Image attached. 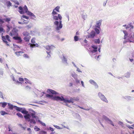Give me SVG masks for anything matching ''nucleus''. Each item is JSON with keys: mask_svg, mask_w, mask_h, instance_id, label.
<instances>
[{"mask_svg": "<svg viewBox=\"0 0 134 134\" xmlns=\"http://www.w3.org/2000/svg\"><path fill=\"white\" fill-rule=\"evenodd\" d=\"M19 12L20 14H23L25 13H27L28 15L32 17V18L33 19L36 18L35 15L33 13L28 11L27 7L26 5L24 6L23 8L20 6L19 7Z\"/></svg>", "mask_w": 134, "mask_h": 134, "instance_id": "f257e3e1", "label": "nucleus"}, {"mask_svg": "<svg viewBox=\"0 0 134 134\" xmlns=\"http://www.w3.org/2000/svg\"><path fill=\"white\" fill-rule=\"evenodd\" d=\"M57 14V13L55 11V10L53 9L52 12V14L53 16V19L55 20H58V19L60 20H61L62 17L60 14H58V16L55 15Z\"/></svg>", "mask_w": 134, "mask_h": 134, "instance_id": "f03ea898", "label": "nucleus"}, {"mask_svg": "<svg viewBox=\"0 0 134 134\" xmlns=\"http://www.w3.org/2000/svg\"><path fill=\"white\" fill-rule=\"evenodd\" d=\"M59 22L58 21H55L54 22V24L56 26H57L56 29L57 30H59L61 29L62 27V21L61 20L59 21V24H59Z\"/></svg>", "mask_w": 134, "mask_h": 134, "instance_id": "7ed1b4c3", "label": "nucleus"}, {"mask_svg": "<svg viewBox=\"0 0 134 134\" xmlns=\"http://www.w3.org/2000/svg\"><path fill=\"white\" fill-rule=\"evenodd\" d=\"M53 100H60L63 101L65 103H67V99L64 98L63 97H60L59 96H56L53 98Z\"/></svg>", "mask_w": 134, "mask_h": 134, "instance_id": "20e7f679", "label": "nucleus"}, {"mask_svg": "<svg viewBox=\"0 0 134 134\" xmlns=\"http://www.w3.org/2000/svg\"><path fill=\"white\" fill-rule=\"evenodd\" d=\"M2 38L3 42L5 43L8 46H9V44L8 43V42L7 41V40L9 42L11 41L10 40L9 38V36L8 35H6L5 36H3L2 37Z\"/></svg>", "mask_w": 134, "mask_h": 134, "instance_id": "39448f33", "label": "nucleus"}, {"mask_svg": "<svg viewBox=\"0 0 134 134\" xmlns=\"http://www.w3.org/2000/svg\"><path fill=\"white\" fill-rule=\"evenodd\" d=\"M98 96L101 99L106 103H108V100H107L105 96L102 94L100 92H99L98 93Z\"/></svg>", "mask_w": 134, "mask_h": 134, "instance_id": "423d86ee", "label": "nucleus"}, {"mask_svg": "<svg viewBox=\"0 0 134 134\" xmlns=\"http://www.w3.org/2000/svg\"><path fill=\"white\" fill-rule=\"evenodd\" d=\"M79 99L78 98L76 97H71L70 98V100L67 99V103H73L74 102V101H78L79 100Z\"/></svg>", "mask_w": 134, "mask_h": 134, "instance_id": "0eeeda50", "label": "nucleus"}, {"mask_svg": "<svg viewBox=\"0 0 134 134\" xmlns=\"http://www.w3.org/2000/svg\"><path fill=\"white\" fill-rule=\"evenodd\" d=\"M10 35L11 36H17L18 35V34L17 31L15 29H13L10 33Z\"/></svg>", "mask_w": 134, "mask_h": 134, "instance_id": "6e6552de", "label": "nucleus"}, {"mask_svg": "<svg viewBox=\"0 0 134 134\" xmlns=\"http://www.w3.org/2000/svg\"><path fill=\"white\" fill-rule=\"evenodd\" d=\"M13 38L15 40H18V43H20L22 42V40L21 39V38L20 37L14 36L13 37Z\"/></svg>", "mask_w": 134, "mask_h": 134, "instance_id": "1a4fd4ad", "label": "nucleus"}, {"mask_svg": "<svg viewBox=\"0 0 134 134\" xmlns=\"http://www.w3.org/2000/svg\"><path fill=\"white\" fill-rule=\"evenodd\" d=\"M54 48H55V47L52 45L47 46L45 47L46 49L48 51H49Z\"/></svg>", "mask_w": 134, "mask_h": 134, "instance_id": "9d476101", "label": "nucleus"}, {"mask_svg": "<svg viewBox=\"0 0 134 134\" xmlns=\"http://www.w3.org/2000/svg\"><path fill=\"white\" fill-rule=\"evenodd\" d=\"M95 32L94 31H92L91 33V34L89 35L88 36V38H93L95 36Z\"/></svg>", "mask_w": 134, "mask_h": 134, "instance_id": "9b49d317", "label": "nucleus"}, {"mask_svg": "<svg viewBox=\"0 0 134 134\" xmlns=\"http://www.w3.org/2000/svg\"><path fill=\"white\" fill-rule=\"evenodd\" d=\"M47 91L50 92L53 94H58V93H57L54 90L50 89H48L47 90Z\"/></svg>", "mask_w": 134, "mask_h": 134, "instance_id": "f8f14e48", "label": "nucleus"}, {"mask_svg": "<svg viewBox=\"0 0 134 134\" xmlns=\"http://www.w3.org/2000/svg\"><path fill=\"white\" fill-rule=\"evenodd\" d=\"M30 38L31 37L30 36H25L24 38V39L26 42H29V41Z\"/></svg>", "mask_w": 134, "mask_h": 134, "instance_id": "ddd939ff", "label": "nucleus"}, {"mask_svg": "<svg viewBox=\"0 0 134 134\" xmlns=\"http://www.w3.org/2000/svg\"><path fill=\"white\" fill-rule=\"evenodd\" d=\"M29 44L30 45V47L31 48H33L34 47H38L39 46V45L37 43H33L32 44L30 43H29Z\"/></svg>", "mask_w": 134, "mask_h": 134, "instance_id": "4468645a", "label": "nucleus"}, {"mask_svg": "<svg viewBox=\"0 0 134 134\" xmlns=\"http://www.w3.org/2000/svg\"><path fill=\"white\" fill-rule=\"evenodd\" d=\"M24 52L22 51L16 52H15V54L18 56H19L21 55Z\"/></svg>", "mask_w": 134, "mask_h": 134, "instance_id": "2eb2a0df", "label": "nucleus"}, {"mask_svg": "<svg viewBox=\"0 0 134 134\" xmlns=\"http://www.w3.org/2000/svg\"><path fill=\"white\" fill-rule=\"evenodd\" d=\"M30 116L29 114H26V115L24 116V117L25 119L26 120L27 119H29V121H30Z\"/></svg>", "mask_w": 134, "mask_h": 134, "instance_id": "dca6fc26", "label": "nucleus"}, {"mask_svg": "<svg viewBox=\"0 0 134 134\" xmlns=\"http://www.w3.org/2000/svg\"><path fill=\"white\" fill-rule=\"evenodd\" d=\"M123 32L124 34V39H126L127 38V37L128 35V34L127 32L126 31L124 30L123 31Z\"/></svg>", "mask_w": 134, "mask_h": 134, "instance_id": "f3484780", "label": "nucleus"}, {"mask_svg": "<svg viewBox=\"0 0 134 134\" xmlns=\"http://www.w3.org/2000/svg\"><path fill=\"white\" fill-rule=\"evenodd\" d=\"M101 21H99L97 23V27L99 28L100 27V26L101 25Z\"/></svg>", "mask_w": 134, "mask_h": 134, "instance_id": "a211bd4d", "label": "nucleus"}, {"mask_svg": "<svg viewBox=\"0 0 134 134\" xmlns=\"http://www.w3.org/2000/svg\"><path fill=\"white\" fill-rule=\"evenodd\" d=\"M102 119L103 120H105L106 121L108 122V120H109V118H108L106 116L103 115L102 116Z\"/></svg>", "mask_w": 134, "mask_h": 134, "instance_id": "6ab92c4d", "label": "nucleus"}, {"mask_svg": "<svg viewBox=\"0 0 134 134\" xmlns=\"http://www.w3.org/2000/svg\"><path fill=\"white\" fill-rule=\"evenodd\" d=\"M8 105L9 106V109H13L14 107H14L13 105L10 104L9 103H8Z\"/></svg>", "mask_w": 134, "mask_h": 134, "instance_id": "aec40b11", "label": "nucleus"}, {"mask_svg": "<svg viewBox=\"0 0 134 134\" xmlns=\"http://www.w3.org/2000/svg\"><path fill=\"white\" fill-rule=\"evenodd\" d=\"M38 134H47V132L44 131L42 130L39 132Z\"/></svg>", "mask_w": 134, "mask_h": 134, "instance_id": "412c9836", "label": "nucleus"}, {"mask_svg": "<svg viewBox=\"0 0 134 134\" xmlns=\"http://www.w3.org/2000/svg\"><path fill=\"white\" fill-rule=\"evenodd\" d=\"M46 96L47 97H48L49 98H51L53 100V98L54 97H53V95H51L49 94H47L46 95Z\"/></svg>", "mask_w": 134, "mask_h": 134, "instance_id": "4be33fe9", "label": "nucleus"}, {"mask_svg": "<svg viewBox=\"0 0 134 134\" xmlns=\"http://www.w3.org/2000/svg\"><path fill=\"white\" fill-rule=\"evenodd\" d=\"M0 113L2 115H4L5 114H8V113L6 112L5 111H0Z\"/></svg>", "mask_w": 134, "mask_h": 134, "instance_id": "5701e85b", "label": "nucleus"}, {"mask_svg": "<svg viewBox=\"0 0 134 134\" xmlns=\"http://www.w3.org/2000/svg\"><path fill=\"white\" fill-rule=\"evenodd\" d=\"M14 107H16V109L17 110L20 111L21 112V111H22V108L18 107H17V106H14Z\"/></svg>", "mask_w": 134, "mask_h": 134, "instance_id": "b1692460", "label": "nucleus"}, {"mask_svg": "<svg viewBox=\"0 0 134 134\" xmlns=\"http://www.w3.org/2000/svg\"><path fill=\"white\" fill-rule=\"evenodd\" d=\"M23 34L25 36H30L29 34L27 31H25L23 32Z\"/></svg>", "mask_w": 134, "mask_h": 134, "instance_id": "393cba45", "label": "nucleus"}, {"mask_svg": "<svg viewBox=\"0 0 134 134\" xmlns=\"http://www.w3.org/2000/svg\"><path fill=\"white\" fill-rule=\"evenodd\" d=\"M6 4L8 7H10L12 5V3L10 1H7L6 2Z\"/></svg>", "mask_w": 134, "mask_h": 134, "instance_id": "a878e982", "label": "nucleus"}, {"mask_svg": "<svg viewBox=\"0 0 134 134\" xmlns=\"http://www.w3.org/2000/svg\"><path fill=\"white\" fill-rule=\"evenodd\" d=\"M3 20H4L5 22L9 23L11 19L10 18H6L4 19Z\"/></svg>", "mask_w": 134, "mask_h": 134, "instance_id": "bb28decb", "label": "nucleus"}, {"mask_svg": "<svg viewBox=\"0 0 134 134\" xmlns=\"http://www.w3.org/2000/svg\"><path fill=\"white\" fill-rule=\"evenodd\" d=\"M21 112L24 114H27L28 113V111L26 110H23L21 111Z\"/></svg>", "mask_w": 134, "mask_h": 134, "instance_id": "cd10ccee", "label": "nucleus"}, {"mask_svg": "<svg viewBox=\"0 0 134 134\" xmlns=\"http://www.w3.org/2000/svg\"><path fill=\"white\" fill-rule=\"evenodd\" d=\"M60 7L58 6L54 10H56L57 12H59V9H60Z\"/></svg>", "mask_w": 134, "mask_h": 134, "instance_id": "c85d7f7f", "label": "nucleus"}, {"mask_svg": "<svg viewBox=\"0 0 134 134\" xmlns=\"http://www.w3.org/2000/svg\"><path fill=\"white\" fill-rule=\"evenodd\" d=\"M16 115L18 116L21 118H23V115L20 113H18L16 114Z\"/></svg>", "mask_w": 134, "mask_h": 134, "instance_id": "c756f323", "label": "nucleus"}, {"mask_svg": "<svg viewBox=\"0 0 134 134\" xmlns=\"http://www.w3.org/2000/svg\"><path fill=\"white\" fill-rule=\"evenodd\" d=\"M108 122V123L110 124L112 126H114V125L113 124V122L110 119H109Z\"/></svg>", "mask_w": 134, "mask_h": 134, "instance_id": "7c9ffc66", "label": "nucleus"}, {"mask_svg": "<svg viewBox=\"0 0 134 134\" xmlns=\"http://www.w3.org/2000/svg\"><path fill=\"white\" fill-rule=\"evenodd\" d=\"M32 26V25L31 24H30L29 25H27L25 27H26L27 29H29L30 28H31Z\"/></svg>", "mask_w": 134, "mask_h": 134, "instance_id": "2f4dec72", "label": "nucleus"}, {"mask_svg": "<svg viewBox=\"0 0 134 134\" xmlns=\"http://www.w3.org/2000/svg\"><path fill=\"white\" fill-rule=\"evenodd\" d=\"M2 104V107L4 108L7 105V103L6 102L1 103Z\"/></svg>", "mask_w": 134, "mask_h": 134, "instance_id": "473e14b6", "label": "nucleus"}, {"mask_svg": "<svg viewBox=\"0 0 134 134\" xmlns=\"http://www.w3.org/2000/svg\"><path fill=\"white\" fill-rule=\"evenodd\" d=\"M89 81L90 82L91 84L94 83L95 85H97L96 82L92 80H90Z\"/></svg>", "mask_w": 134, "mask_h": 134, "instance_id": "72a5a7b5", "label": "nucleus"}, {"mask_svg": "<svg viewBox=\"0 0 134 134\" xmlns=\"http://www.w3.org/2000/svg\"><path fill=\"white\" fill-rule=\"evenodd\" d=\"M94 42L96 43L99 44L100 42V40L99 39H98L95 40Z\"/></svg>", "mask_w": 134, "mask_h": 134, "instance_id": "f704fd0d", "label": "nucleus"}, {"mask_svg": "<svg viewBox=\"0 0 134 134\" xmlns=\"http://www.w3.org/2000/svg\"><path fill=\"white\" fill-rule=\"evenodd\" d=\"M38 122H39L43 126H46V125L44 123L42 122V121H41L40 120H38Z\"/></svg>", "mask_w": 134, "mask_h": 134, "instance_id": "c9c22d12", "label": "nucleus"}, {"mask_svg": "<svg viewBox=\"0 0 134 134\" xmlns=\"http://www.w3.org/2000/svg\"><path fill=\"white\" fill-rule=\"evenodd\" d=\"M35 113H31V116L32 118H36V116L35 115Z\"/></svg>", "mask_w": 134, "mask_h": 134, "instance_id": "e433bc0d", "label": "nucleus"}, {"mask_svg": "<svg viewBox=\"0 0 134 134\" xmlns=\"http://www.w3.org/2000/svg\"><path fill=\"white\" fill-rule=\"evenodd\" d=\"M25 80L26 81V82H25V83H30V84H31V82L27 79L26 78H25Z\"/></svg>", "mask_w": 134, "mask_h": 134, "instance_id": "4c0bfd02", "label": "nucleus"}, {"mask_svg": "<svg viewBox=\"0 0 134 134\" xmlns=\"http://www.w3.org/2000/svg\"><path fill=\"white\" fill-rule=\"evenodd\" d=\"M74 40L76 41H78L79 40L78 37L76 36H75L74 37Z\"/></svg>", "mask_w": 134, "mask_h": 134, "instance_id": "58836bf2", "label": "nucleus"}, {"mask_svg": "<svg viewBox=\"0 0 134 134\" xmlns=\"http://www.w3.org/2000/svg\"><path fill=\"white\" fill-rule=\"evenodd\" d=\"M30 122L31 123H32L34 124H35L36 123L35 120L33 119H32L30 120Z\"/></svg>", "mask_w": 134, "mask_h": 134, "instance_id": "ea45409f", "label": "nucleus"}, {"mask_svg": "<svg viewBox=\"0 0 134 134\" xmlns=\"http://www.w3.org/2000/svg\"><path fill=\"white\" fill-rule=\"evenodd\" d=\"M23 57L25 58H28L29 57L28 55L26 54H24L23 55Z\"/></svg>", "mask_w": 134, "mask_h": 134, "instance_id": "a19ab883", "label": "nucleus"}, {"mask_svg": "<svg viewBox=\"0 0 134 134\" xmlns=\"http://www.w3.org/2000/svg\"><path fill=\"white\" fill-rule=\"evenodd\" d=\"M34 129L36 130V131H38L40 130V129L38 127L36 126H35L34 128Z\"/></svg>", "mask_w": 134, "mask_h": 134, "instance_id": "79ce46f5", "label": "nucleus"}, {"mask_svg": "<svg viewBox=\"0 0 134 134\" xmlns=\"http://www.w3.org/2000/svg\"><path fill=\"white\" fill-rule=\"evenodd\" d=\"M92 48H93L94 49H97V47L96 46H95V45H93L92 46Z\"/></svg>", "mask_w": 134, "mask_h": 134, "instance_id": "37998d69", "label": "nucleus"}, {"mask_svg": "<svg viewBox=\"0 0 134 134\" xmlns=\"http://www.w3.org/2000/svg\"><path fill=\"white\" fill-rule=\"evenodd\" d=\"M95 30L97 34H99V31L97 29L95 28Z\"/></svg>", "mask_w": 134, "mask_h": 134, "instance_id": "c03bdc74", "label": "nucleus"}, {"mask_svg": "<svg viewBox=\"0 0 134 134\" xmlns=\"http://www.w3.org/2000/svg\"><path fill=\"white\" fill-rule=\"evenodd\" d=\"M3 19H2L0 18V24H2L4 23Z\"/></svg>", "mask_w": 134, "mask_h": 134, "instance_id": "a18cd8bd", "label": "nucleus"}, {"mask_svg": "<svg viewBox=\"0 0 134 134\" xmlns=\"http://www.w3.org/2000/svg\"><path fill=\"white\" fill-rule=\"evenodd\" d=\"M62 60L63 62H66L67 60H66V58H65V57L64 56H63V59H62Z\"/></svg>", "mask_w": 134, "mask_h": 134, "instance_id": "49530a36", "label": "nucleus"}, {"mask_svg": "<svg viewBox=\"0 0 134 134\" xmlns=\"http://www.w3.org/2000/svg\"><path fill=\"white\" fill-rule=\"evenodd\" d=\"M19 81H20L23 82L24 81V79L23 78H21V77H19Z\"/></svg>", "mask_w": 134, "mask_h": 134, "instance_id": "de8ad7c7", "label": "nucleus"}, {"mask_svg": "<svg viewBox=\"0 0 134 134\" xmlns=\"http://www.w3.org/2000/svg\"><path fill=\"white\" fill-rule=\"evenodd\" d=\"M22 17L23 18H25L27 19H29V17L28 16L25 15H22Z\"/></svg>", "mask_w": 134, "mask_h": 134, "instance_id": "09e8293b", "label": "nucleus"}, {"mask_svg": "<svg viewBox=\"0 0 134 134\" xmlns=\"http://www.w3.org/2000/svg\"><path fill=\"white\" fill-rule=\"evenodd\" d=\"M31 42L32 43H35V40L33 38L31 40Z\"/></svg>", "mask_w": 134, "mask_h": 134, "instance_id": "8fccbe9b", "label": "nucleus"}, {"mask_svg": "<svg viewBox=\"0 0 134 134\" xmlns=\"http://www.w3.org/2000/svg\"><path fill=\"white\" fill-rule=\"evenodd\" d=\"M4 29L2 27H0V32L3 31Z\"/></svg>", "mask_w": 134, "mask_h": 134, "instance_id": "3c124183", "label": "nucleus"}, {"mask_svg": "<svg viewBox=\"0 0 134 134\" xmlns=\"http://www.w3.org/2000/svg\"><path fill=\"white\" fill-rule=\"evenodd\" d=\"M53 126L57 129H60L59 126H57L56 125H54Z\"/></svg>", "mask_w": 134, "mask_h": 134, "instance_id": "603ef678", "label": "nucleus"}, {"mask_svg": "<svg viewBox=\"0 0 134 134\" xmlns=\"http://www.w3.org/2000/svg\"><path fill=\"white\" fill-rule=\"evenodd\" d=\"M130 38H134V32L133 33L131 36Z\"/></svg>", "mask_w": 134, "mask_h": 134, "instance_id": "864d4df0", "label": "nucleus"}, {"mask_svg": "<svg viewBox=\"0 0 134 134\" xmlns=\"http://www.w3.org/2000/svg\"><path fill=\"white\" fill-rule=\"evenodd\" d=\"M97 51V50L94 49L92 51H91V52L92 53H93L94 52H96Z\"/></svg>", "mask_w": 134, "mask_h": 134, "instance_id": "5fc2aeb1", "label": "nucleus"}, {"mask_svg": "<svg viewBox=\"0 0 134 134\" xmlns=\"http://www.w3.org/2000/svg\"><path fill=\"white\" fill-rule=\"evenodd\" d=\"M72 76L74 78H75L77 76L75 74H74V75L73 74H72Z\"/></svg>", "mask_w": 134, "mask_h": 134, "instance_id": "6e6d98bb", "label": "nucleus"}, {"mask_svg": "<svg viewBox=\"0 0 134 134\" xmlns=\"http://www.w3.org/2000/svg\"><path fill=\"white\" fill-rule=\"evenodd\" d=\"M49 129H50V130L52 131H54V129L53 128L50 127Z\"/></svg>", "mask_w": 134, "mask_h": 134, "instance_id": "4d7b16f0", "label": "nucleus"}, {"mask_svg": "<svg viewBox=\"0 0 134 134\" xmlns=\"http://www.w3.org/2000/svg\"><path fill=\"white\" fill-rule=\"evenodd\" d=\"M50 52H47V54L49 55V56H48V57H49L51 56V55L49 54Z\"/></svg>", "mask_w": 134, "mask_h": 134, "instance_id": "13d9d810", "label": "nucleus"}, {"mask_svg": "<svg viewBox=\"0 0 134 134\" xmlns=\"http://www.w3.org/2000/svg\"><path fill=\"white\" fill-rule=\"evenodd\" d=\"M76 81L77 83H79L80 82V81L77 79L76 80Z\"/></svg>", "mask_w": 134, "mask_h": 134, "instance_id": "bf43d9fd", "label": "nucleus"}, {"mask_svg": "<svg viewBox=\"0 0 134 134\" xmlns=\"http://www.w3.org/2000/svg\"><path fill=\"white\" fill-rule=\"evenodd\" d=\"M81 83L82 84V85L83 87H84V83L83 82V81H81Z\"/></svg>", "mask_w": 134, "mask_h": 134, "instance_id": "052dcab7", "label": "nucleus"}, {"mask_svg": "<svg viewBox=\"0 0 134 134\" xmlns=\"http://www.w3.org/2000/svg\"><path fill=\"white\" fill-rule=\"evenodd\" d=\"M76 35H79V32L78 31H77V32H76Z\"/></svg>", "mask_w": 134, "mask_h": 134, "instance_id": "680f3d73", "label": "nucleus"}, {"mask_svg": "<svg viewBox=\"0 0 134 134\" xmlns=\"http://www.w3.org/2000/svg\"><path fill=\"white\" fill-rule=\"evenodd\" d=\"M84 42L85 43H87V41L86 40V39H85L84 40Z\"/></svg>", "mask_w": 134, "mask_h": 134, "instance_id": "e2e57ef3", "label": "nucleus"}, {"mask_svg": "<svg viewBox=\"0 0 134 134\" xmlns=\"http://www.w3.org/2000/svg\"><path fill=\"white\" fill-rule=\"evenodd\" d=\"M128 42V41H126V40H125L124 41V42H123V43H126L127 42Z\"/></svg>", "mask_w": 134, "mask_h": 134, "instance_id": "0e129e2a", "label": "nucleus"}, {"mask_svg": "<svg viewBox=\"0 0 134 134\" xmlns=\"http://www.w3.org/2000/svg\"><path fill=\"white\" fill-rule=\"evenodd\" d=\"M130 60L131 62H132L133 60V59H130Z\"/></svg>", "mask_w": 134, "mask_h": 134, "instance_id": "69168bd1", "label": "nucleus"}, {"mask_svg": "<svg viewBox=\"0 0 134 134\" xmlns=\"http://www.w3.org/2000/svg\"><path fill=\"white\" fill-rule=\"evenodd\" d=\"M73 85V84L72 83H70V85L69 86H72Z\"/></svg>", "mask_w": 134, "mask_h": 134, "instance_id": "338daca9", "label": "nucleus"}, {"mask_svg": "<svg viewBox=\"0 0 134 134\" xmlns=\"http://www.w3.org/2000/svg\"><path fill=\"white\" fill-rule=\"evenodd\" d=\"M100 47H99L98 49V51H99V52H100Z\"/></svg>", "mask_w": 134, "mask_h": 134, "instance_id": "774afa93", "label": "nucleus"}]
</instances>
